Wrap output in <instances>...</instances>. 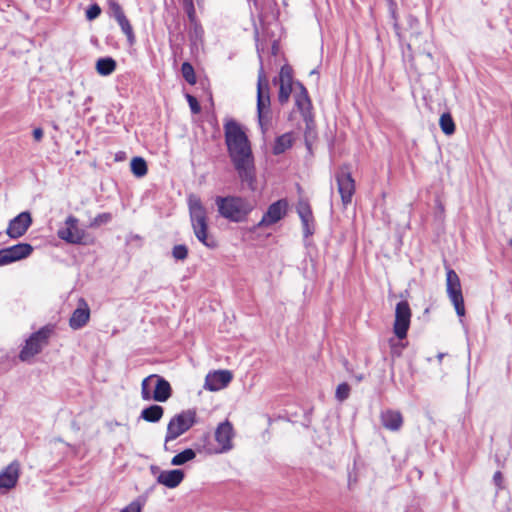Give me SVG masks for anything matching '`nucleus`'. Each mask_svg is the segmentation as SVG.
<instances>
[{
    "mask_svg": "<svg viewBox=\"0 0 512 512\" xmlns=\"http://www.w3.org/2000/svg\"><path fill=\"white\" fill-rule=\"evenodd\" d=\"M225 143L228 154L238 176L243 182L255 181L254 157L250 141L242 127L234 120L224 125Z\"/></svg>",
    "mask_w": 512,
    "mask_h": 512,
    "instance_id": "f257e3e1",
    "label": "nucleus"
},
{
    "mask_svg": "<svg viewBox=\"0 0 512 512\" xmlns=\"http://www.w3.org/2000/svg\"><path fill=\"white\" fill-rule=\"evenodd\" d=\"M189 214L193 232L204 246L214 249L218 246L216 239L208 233L207 211L196 195L188 197Z\"/></svg>",
    "mask_w": 512,
    "mask_h": 512,
    "instance_id": "f03ea898",
    "label": "nucleus"
},
{
    "mask_svg": "<svg viewBox=\"0 0 512 512\" xmlns=\"http://www.w3.org/2000/svg\"><path fill=\"white\" fill-rule=\"evenodd\" d=\"M219 214L232 222L242 221L254 208V205L241 197H221L215 199Z\"/></svg>",
    "mask_w": 512,
    "mask_h": 512,
    "instance_id": "7ed1b4c3",
    "label": "nucleus"
},
{
    "mask_svg": "<svg viewBox=\"0 0 512 512\" xmlns=\"http://www.w3.org/2000/svg\"><path fill=\"white\" fill-rule=\"evenodd\" d=\"M171 393L169 382L159 375H149L141 383V397L145 401L166 402Z\"/></svg>",
    "mask_w": 512,
    "mask_h": 512,
    "instance_id": "20e7f679",
    "label": "nucleus"
},
{
    "mask_svg": "<svg viewBox=\"0 0 512 512\" xmlns=\"http://www.w3.org/2000/svg\"><path fill=\"white\" fill-rule=\"evenodd\" d=\"M257 114L258 122L262 131L267 129L270 114V96L268 81L265 76L264 70L261 67L258 73L257 83Z\"/></svg>",
    "mask_w": 512,
    "mask_h": 512,
    "instance_id": "39448f33",
    "label": "nucleus"
},
{
    "mask_svg": "<svg viewBox=\"0 0 512 512\" xmlns=\"http://www.w3.org/2000/svg\"><path fill=\"white\" fill-rule=\"evenodd\" d=\"M52 333V328L45 326L33 333L25 342L24 347L20 351L19 358L26 362L39 354L42 348L47 345L48 339Z\"/></svg>",
    "mask_w": 512,
    "mask_h": 512,
    "instance_id": "423d86ee",
    "label": "nucleus"
},
{
    "mask_svg": "<svg viewBox=\"0 0 512 512\" xmlns=\"http://www.w3.org/2000/svg\"><path fill=\"white\" fill-rule=\"evenodd\" d=\"M446 292L457 315L462 318L465 315L464 298L462 294L461 282L457 273L451 269H446Z\"/></svg>",
    "mask_w": 512,
    "mask_h": 512,
    "instance_id": "0eeeda50",
    "label": "nucleus"
},
{
    "mask_svg": "<svg viewBox=\"0 0 512 512\" xmlns=\"http://www.w3.org/2000/svg\"><path fill=\"white\" fill-rule=\"evenodd\" d=\"M196 413L192 410L184 411L174 416L168 423L165 443L175 440L188 431L195 423Z\"/></svg>",
    "mask_w": 512,
    "mask_h": 512,
    "instance_id": "6e6552de",
    "label": "nucleus"
},
{
    "mask_svg": "<svg viewBox=\"0 0 512 512\" xmlns=\"http://www.w3.org/2000/svg\"><path fill=\"white\" fill-rule=\"evenodd\" d=\"M411 316L412 313L408 302L405 300L398 302L395 308L393 332L399 340L406 338L411 323Z\"/></svg>",
    "mask_w": 512,
    "mask_h": 512,
    "instance_id": "1a4fd4ad",
    "label": "nucleus"
},
{
    "mask_svg": "<svg viewBox=\"0 0 512 512\" xmlns=\"http://www.w3.org/2000/svg\"><path fill=\"white\" fill-rule=\"evenodd\" d=\"M288 210V202L286 199H280L274 203H272L266 213L263 215L262 219L257 224V227H269L277 222H279L286 214Z\"/></svg>",
    "mask_w": 512,
    "mask_h": 512,
    "instance_id": "9d476101",
    "label": "nucleus"
},
{
    "mask_svg": "<svg viewBox=\"0 0 512 512\" xmlns=\"http://www.w3.org/2000/svg\"><path fill=\"white\" fill-rule=\"evenodd\" d=\"M234 437L233 426L229 421H224L218 425L215 431V440L218 448L214 453H226L233 448L232 439Z\"/></svg>",
    "mask_w": 512,
    "mask_h": 512,
    "instance_id": "9b49d317",
    "label": "nucleus"
},
{
    "mask_svg": "<svg viewBox=\"0 0 512 512\" xmlns=\"http://www.w3.org/2000/svg\"><path fill=\"white\" fill-rule=\"evenodd\" d=\"M65 228L58 230V237L71 244H80L84 237V231L78 227V219L70 215L65 220Z\"/></svg>",
    "mask_w": 512,
    "mask_h": 512,
    "instance_id": "f8f14e48",
    "label": "nucleus"
},
{
    "mask_svg": "<svg viewBox=\"0 0 512 512\" xmlns=\"http://www.w3.org/2000/svg\"><path fill=\"white\" fill-rule=\"evenodd\" d=\"M32 224L29 212L24 211L9 221L6 234L12 239L22 237Z\"/></svg>",
    "mask_w": 512,
    "mask_h": 512,
    "instance_id": "ddd939ff",
    "label": "nucleus"
},
{
    "mask_svg": "<svg viewBox=\"0 0 512 512\" xmlns=\"http://www.w3.org/2000/svg\"><path fill=\"white\" fill-rule=\"evenodd\" d=\"M336 181L338 185V192L341 196V200L344 206L351 203L352 197L355 192V182L351 174L345 170H341L336 175Z\"/></svg>",
    "mask_w": 512,
    "mask_h": 512,
    "instance_id": "4468645a",
    "label": "nucleus"
},
{
    "mask_svg": "<svg viewBox=\"0 0 512 512\" xmlns=\"http://www.w3.org/2000/svg\"><path fill=\"white\" fill-rule=\"evenodd\" d=\"M232 373L228 370H217L206 375L204 388L209 391H219L231 382Z\"/></svg>",
    "mask_w": 512,
    "mask_h": 512,
    "instance_id": "2eb2a0df",
    "label": "nucleus"
},
{
    "mask_svg": "<svg viewBox=\"0 0 512 512\" xmlns=\"http://www.w3.org/2000/svg\"><path fill=\"white\" fill-rule=\"evenodd\" d=\"M20 476V464L11 462L0 472V489L10 490L14 488Z\"/></svg>",
    "mask_w": 512,
    "mask_h": 512,
    "instance_id": "dca6fc26",
    "label": "nucleus"
},
{
    "mask_svg": "<svg viewBox=\"0 0 512 512\" xmlns=\"http://www.w3.org/2000/svg\"><path fill=\"white\" fill-rule=\"evenodd\" d=\"M90 319V308L87 302L81 298L78 301L77 308L73 311L70 319L69 326L73 330H78L84 327Z\"/></svg>",
    "mask_w": 512,
    "mask_h": 512,
    "instance_id": "f3484780",
    "label": "nucleus"
},
{
    "mask_svg": "<svg viewBox=\"0 0 512 512\" xmlns=\"http://www.w3.org/2000/svg\"><path fill=\"white\" fill-rule=\"evenodd\" d=\"M296 209L303 225L304 235L306 237L310 236L313 233L314 219L309 203L306 200L301 199L297 203Z\"/></svg>",
    "mask_w": 512,
    "mask_h": 512,
    "instance_id": "a211bd4d",
    "label": "nucleus"
},
{
    "mask_svg": "<svg viewBox=\"0 0 512 512\" xmlns=\"http://www.w3.org/2000/svg\"><path fill=\"white\" fill-rule=\"evenodd\" d=\"M184 476V472L180 469L163 470L160 471L156 480L158 484L173 489L180 485Z\"/></svg>",
    "mask_w": 512,
    "mask_h": 512,
    "instance_id": "6ab92c4d",
    "label": "nucleus"
},
{
    "mask_svg": "<svg viewBox=\"0 0 512 512\" xmlns=\"http://www.w3.org/2000/svg\"><path fill=\"white\" fill-rule=\"evenodd\" d=\"M4 251L10 264L29 257L33 252V247L28 243H18L4 248Z\"/></svg>",
    "mask_w": 512,
    "mask_h": 512,
    "instance_id": "aec40b11",
    "label": "nucleus"
},
{
    "mask_svg": "<svg viewBox=\"0 0 512 512\" xmlns=\"http://www.w3.org/2000/svg\"><path fill=\"white\" fill-rule=\"evenodd\" d=\"M381 423L390 431H398L403 424V417L399 411L386 410L381 414Z\"/></svg>",
    "mask_w": 512,
    "mask_h": 512,
    "instance_id": "412c9836",
    "label": "nucleus"
},
{
    "mask_svg": "<svg viewBox=\"0 0 512 512\" xmlns=\"http://www.w3.org/2000/svg\"><path fill=\"white\" fill-rule=\"evenodd\" d=\"M116 61L111 57L100 58L96 62V71L102 76L111 75L116 69Z\"/></svg>",
    "mask_w": 512,
    "mask_h": 512,
    "instance_id": "4be33fe9",
    "label": "nucleus"
},
{
    "mask_svg": "<svg viewBox=\"0 0 512 512\" xmlns=\"http://www.w3.org/2000/svg\"><path fill=\"white\" fill-rule=\"evenodd\" d=\"M164 414V409L159 405H151L141 412V418L147 422H158Z\"/></svg>",
    "mask_w": 512,
    "mask_h": 512,
    "instance_id": "5701e85b",
    "label": "nucleus"
},
{
    "mask_svg": "<svg viewBox=\"0 0 512 512\" xmlns=\"http://www.w3.org/2000/svg\"><path fill=\"white\" fill-rule=\"evenodd\" d=\"M115 21L118 23L121 31L126 36L129 45H133L136 41V38L133 31V27L128 18L126 17V15L124 14L123 16L115 19Z\"/></svg>",
    "mask_w": 512,
    "mask_h": 512,
    "instance_id": "b1692460",
    "label": "nucleus"
},
{
    "mask_svg": "<svg viewBox=\"0 0 512 512\" xmlns=\"http://www.w3.org/2000/svg\"><path fill=\"white\" fill-rule=\"evenodd\" d=\"M292 146V135L289 133L279 136L274 144L273 153L275 155L285 152Z\"/></svg>",
    "mask_w": 512,
    "mask_h": 512,
    "instance_id": "393cba45",
    "label": "nucleus"
},
{
    "mask_svg": "<svg viewBox=\"0 0 512 512\" xmlns=\"http://www.w3.org/2000/svg\"><path fill=\"white\" fill-rule=\"evenodd\" d=\"M131 172L137 178L144 177L147 174V163L142 157H134L130 163Z\"/></svg>",
    "mask_w": 512,
    "mask_h": 512,
    "instance_id": "a878e982",
    "label": "nucleus"
},
{
    "mask_svg": "<svg viewBox=\"0 0 512 512\" xmlns=\"http://www.w3.org/2000/svg\"><path fill=\"white\" fill-rule=\"evenodd\" d=\"M439 125L445 135H452L455 132V123L450 113H443L439 119Z\"/></svg>",
    "mask_w": 512,
    "mask_h": 512,
    "instance_id": "bb28decb",
    "label": "nucleus"
},
{
    "mask_svg": "<svg viewBox=\"0 0 512 512\" xmlns=\"http://www.w3.org/2000/svg\"><path fill=\"white\" fill-rule=\"evenodd\" d=\"M196 457V453L193 449H185L184 451L176 454L172 460L171 464L173 466H180L183 465L191 460H193Z\"/></svg>",
    "mask_w": 512,
    "mask_h": 512,
    "instance_id": "cd10ccee",
    "label": "nucleus"
},
{
    "mask_svg": "<svg viewBox=\"0 0 512 512\" xmlns=\"http://www.w3.org/2000/svg\"><path fill=\"white\" fill-rule=\"evenodd\" d=\"M107 4L108 14L110 17L117 19L125 14L122 6L118 3L117 0H107Z\"/></svg>",
    "mask_w": 512,
    "mask_h": 512,
    "instance_id": "c85d7f7f",
    "label": "nucleus"
},
{
    "mask_svg": "<svg viewBox=\"0 0 512 512\" xmlns=\"http://www.w3.org/2000/svg\"><path fill=\"white\" fill-rule=\"evenodd\" d=\"M301 92L296 96V105L297 107L304 111L310 106V99L308 97L306 89L300 85Z\"/></svg>",
    "mask_w": 512,
    "mask_h": 512,
    "instance_id": "c756f323",
    "label": "nucleus"
},
{
    "mask_svg": "<svg viewBox=\"0 0 512 512\" xmlns=\"http://www.w3.org/2000/svg\"><path fill=\"white\" fill-rule=\"evenodd\" d=\"M181 72H182V75L184 77V79L189 83V84H195L196 83V77H195V73H194V68L193 66L188 63V62H184L181 66Z\"/></svg>",
    "mask_w": 512,
    "mask_h": 512,
    "instance_id": "7c9ffc66",
    "label": "nucleus"
},
{
    "mask_svg": "<svg viewBox=\"0 0 512 512\" xmlns=\"http://www.w3.org/2000/svg\"><path fill=\"white\" fill-rule=\"evenodd\" d=\"M279 95L278 99L280 103H286L290 97L291 91H292V84L287 83H279Z\"/></svg>",
    "mask_w": 512,
    "mask_h": 512,
    "instance_id": "2f4dec72",
    "label": "nucleus"
},
{
    "mask_svg": "<svg viewBox=\"0 0 512 512\" xmlns=\"http://www.w3.org/2000/svg\"><path fill=\"white\" fill-rule=\"evenodd\" d=\"M145 504V499L138 498L131 503H129L126 507L121 509L120 512H141L142 508Z\"/></svg>",
    "mask_w": 512,
    "mask_h": 512,
    "instance_id": "473e14b6",
    "label": "nucleus"
},
{
    "mask_svg": "<svg viewBox=\"0 0 512 512\" xmlns=\"http://www.w3.org/2000/svg\"><path fill=\"white\" fill-rule=\"evenodd\" d=\"M172 255L176 260H184L187 258L188 249L185 245H176L173 247Z\"/></svg>",
    "mask_w": 512,
    "mask_h": 512,
    "instance_id": "72a5a7b5",
    "label": "nucleus"
},
{
    "mask_svg": "<svg viewBox=\"0 0 512 512\" xmlns=\"http://www.w3.org/2000/svg\"><path fill=\"white\" fill-rule=\"evenodd\" d=\"M349 394H350V387L348 384L342 383V384L338 385L335 395L339 401H344L345 399H347Z\"/></svg>",
    "mask_w": 512,
    "mask_h": 512,
    "instance_id": "f704fd0d",
    "label": "nucleus"
},
{
    "mask_svg": "<svg viewBox=\"0 0 512 512\" xmlns=\"http://www.w3.org/2000/svg\"><path fill=\"white\" fill-rule=\"evenodd\" d=\"M279 83L292 84L291 68L283 66L279 74Z\"/></svg>",
    "mask_w": 512,
    "mask_h": 512,
    "instance_id": "c9c22d12",
    "label": "nucleus"
},
{
    "mask_svg": "<svg viewBox=\"0 0 512 512\" xmlns=\"http://www.w3.org/2000/svg\"><path fill=\"white\" fill-rule=\"evenodd\" d=\"M101 13V8L97 4H93L89 6V8L86 11V18L88 20H94L96 19Z\"/></svg>",
    "mask_w": 512,
    "mask_h": 512,
    "instance_id": "e433bc0d",
    "label": "nucleus"
},
{
    "mask_svg": "<svg viewBox=\"0 0 512 512\" xmlns=\"http://www.w3.org/2000/svg\"><path fill=\"white\" fill-rule=\"evenodd\" d=\"M389 345L391 353L396 356H399L404 348V344L396 342L393 338L389 340Z\"/></svg>",
    "mask_w": 512,
    "mask_h": 512,
    "instance_id": "4c0bfd02",
    "label": "nucleus"
},
{
    "mask_svg": "<svg viewBox=\"0 0 512 512\" xmlns=\"http://www.w3.org/2000/svg\"><path fill=\"white\" fill-rule=\"evenodd\" d=\"M187 100H188L189 106L191 108V111L195 114L199 113L200 105H199L197 99L191 95H187Z\"/></svg>",
    "mask_w": 512,
    "mask_h": 512,
    "instance_id": "58836bf2",
    "label": "nucleus"
},
{
    "mask_svg": "<svg viewBox=\"0 0 512 512\" xmlns=\"http://www.w3.org/2000/svg\"><path fill=\"white\" fill-rule=\"evenodd\" d=\"M110 220H111V215H110V214H108V213H103V214L98 215V216L94 219V221H93L92 225H100V224H102V223H107V222H109Z\"/></svg>",
    "mask_w": 512,
    "mask_h": 512,
    "instance_id": "ea45409f",
    "label": "nucleus"
},
{
    "mask_svg": "<svg viewBox=\"0 0 512 512\" xmlns=\"http://www.w3.org/2000/svg\"><path fill=\"white\" fill-rule=\"evenodd\" d=\"M493 481L499 488L502 486L503 477L501 472L497 471L493 476Z\"/></svg>",
    "mask_w": 512,
    "mask_h": 512,
    "instance_id": "a19ab883",
    "label": "nucleus"
},
{
    "mask_svg": "<svg viewBox=\"0 0 512 512\" xmlns=\"http://www.w3.org/2000/svg\"><path fill=\"white\" fill-rule=\"evenodd\" d=\"M33 137L36 141H40L43 138V130L41 128H35L33 130Z\"/></svg>",
    "mask_w": 512,
    "mask_h": 512,
    "instance_id": "79ce46f5",
    "label": "nucleus"
},
{
    "mask_svg": "<svg viewBox=\"0 0 512 512\" xmlns=\"http://www.w3.org/2000/svg\"><path fill=\"white\" fill-rule=\"evenodd\" d=\"M9 264L4 249L0 250V266Z\"/></svg>",
    "mask_w": 512,
    "mask_h": 512,
    "instance_id": "37998d69",
    "label": "nucleus"
},
{
    "mask_svg": "<svg viewBox=\"0 0 512 512\" xmlns=\"http://www.w3.org/2000/svg\"><path fill=\"white\" fill-rule=\"evenodd\" d=\"M151 470H152V472H154L155 470H157V467L151 466Z\"/></svg>",
    "mask_w": 512,
    "mask_h": 512,
    "instance_id": "c03bdc74",
    "label": "nucleus"
},
{
    "mask_svg": "<svg viewBox=\"0 0 512 512\" xmlns=\"http://www.w3.org/2000/svg\"><path fill=\"white\" fill-rule=\"evenodd\" d=\"M442 357H443V354H439V355H438L439 360H441V359H442Z\"/></svg>",
    "mask_w": 512,
    "mask_h": 512,
    "instance_id": "a18cd8bd",
    "label": "nucleus"
},
{
    "mask_svg": "<svg viewBox=\"0 0 512 512\" xmlns=\"http://www.w3.org/2000/svg\"><path fill=\"white\" fill-rule=\"evenodd\" d=\"M511 245H512V239H511Z\"/></svg>",
    "mask_w": 512,
    "mask_h": 512,
    "instance_id": "49530a36",
    "label": "nucleus"
}]
</instances>
